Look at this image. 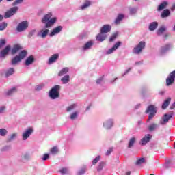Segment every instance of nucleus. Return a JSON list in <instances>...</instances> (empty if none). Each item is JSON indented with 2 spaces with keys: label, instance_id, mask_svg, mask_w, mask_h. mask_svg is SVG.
<instances>
[{
  "label": "nucleus",
  "instance_id": "obj_18",
  "mask_svg": "<svg viewBox=\"0 0 175 175\" xmlns=\"http://www.w3.org/2000/svg\"><path fill=\"white\" fill-rule=\"evenodd\" d=\"M110 31H111V25L107 24V25H104L100 30V32L103 33H109V32H110Z\"/></svg>",
  "mask_w": 175,
  "mask_h": 175
},
{
  "label": "nucleus",
  "instance_id": "obj_1",
  "mask_svg": "<svg viewBox=\"0 0 175 175\" xmlns=\"http://www.w3.org/2000/svg\"><path fill=\"white\" fill-rule=\"evenodd\" d=\"M41 23L44 24V28H51L53 24L57 23V18L55 17L53 18V13L49 12L42 16Z\"/></svg>",
  "mask_w": 175,
  "mask_h": 175
},
{
  "label": "nucleus",
  "instance_id": "obj_34",
  "mask_svg": "<svg viewBox=\"0 0 175 175\" xmlns=\"http://www.w3.org/2000/svg\"><path fill=\"white\" fill-rule=\"evenodd\" d=\"M79 111H75L70 115V118L72 120H76L79 117Z\"/></svg>",
  "mask_w": 175,
  "mask_h": 175
},
{
  "label": "nucleus",
  "instance_id": "obj_25",
  "mask_svg": "<svg viewBox=\"0 0 175 175\" xmlns=\"http://www.w3.org/2000/svg\"><path fill=\"white\" fill-rule=\"evenodd\" d=\"M33 61H35V58H33V56L31 55L25 60V65H26V66H29V65L33 64Z\"/></svg>",
  "mask_w": 175,
  "mask_h": 175
},
{
  "label": "nucleus",
  "instance_id": "obj_54",
  "mask_svg": "<svg viewBox=\"0 0 175 175\" xmlns=\"http://www.w3.org/2000/svg\"><path fill=\"white\" fill-rule=\"evenodd\" d=\"M16 137H17V133L12 134L10 137V141H12L14 139H16Z\"/></svg>",
  "mask_w": 175,
  "mask_h": 175
},
{
  "label": "nucleus",
  "instance_id": "obj_44",
  "mask_svg": "<svg viewBox=\"0 0 175 175\" xmlns=\"http://www.w3.org/2000/svg\"><path fill=\"white\" fill-rule=\"evenodd\" d=\"M105 83V78L103 77H100L96 81V84H103Z\"/></svg>",
  "mask_w": 175,
  "mask_h": 175
},
{
  "label": "nucleus",
  "instance_id": "obj_21",
  "mask_svg": "<svg viewBox=\"0 0 175 175\" xmlns=\"http://www.w3.org/2000/svg\"><path fill=\"white\" fill-rule=\"evenodd\" d=\"M151 135L147 134L141 139V146H146V143H149L151 140Z\"/></svg>",
  "mask_w": 175,
  "mask_h": 175
},
{
  "label": "nucleus",
  "instance_id": "obj_10",
  "mask_svg": "<svg viewBox=\"0 0 175 175\" xmlns=\"http://www.w3.org/2000/svg\"><path fill=\"white\" fill-rule=\"evenodd\" d=\"M49 98H51V99H57V98H59V89L52 88L49 91Z\"/></svg>",
  "mask_w": 175,
  "mask_h": 175
},
{
  "label": "nucleus",
  "instance_id": "obj_51",
  "mask_svg": "<svg viewBox=\"0 0 175 175\" xmlns=\"http://www.w3.org/2000/svg\"><path fill=\"white\" fill-rule=\"evenodd\" d=\"M100 159V156H97L92 161V165H96Z\"/></svg>",
  "mask_w": 175,
  "mask_h": 175
},
{
  "label": "nucleus",
  "instance_id": "obj_7",
  "mask_svg": "<svg viewBox=\"0 0 175 175\" xmlns=\"http://www.w3.org/2000/svg\"><path fill=\"white\" fill-rule=\"evenodd\" d=\"M28 21H23L18 23L16 30L18 32H24V31L27 30L28 29Z\"/></svg>",
  "mask_w": 175,
  "mask_h": 175
},
{
  "label": "nucleus",
  "instance_id": "obj_57",
  "mask_svg": "<svg viewBox=\"0 0 175 175\" xmlns=\"http://www.w3.org/2000/svg\"><path fill=\"white\" fill-rule=\"evenodd\" d=\"M139 65H143V61L135 62V66H139Z\"/></svg>",
  "mask_w": 175,
  "mask_h": 175
},
{
  "label": "nucleus",
  "instance_id": "obj_39",
  "mask_svg": "<svg viewBox=\"0 0 175 175\" xmlns=\"http://www.w3.org/2000/svg\"><path fill=\"white\" fill-rule=\"evenodd\" d=\"M14 68H9L6 72H5V77H9L10 76H12V75H14Z\"/></svg>",
  "mask_w": 175,
  "mask_h": 175
},
{
  "label": "nucleus",
  "instance_id": "obj_19",
  "mask_svg": "<svg viewBox=\"0 0 175 175\" xmlns=\"http://www.w3.org/2000/svg\"><path fill=\"white\" fill-rule=\"evenodd\" d=\"M94 46V41L90 40L87 42L83 46L82 49L83 51H87V50H91L92 47Z\"/></svg>",
  "mask_w": 175,
  "mask_h": 175
},
{
  "label": "nucleus",
  "instance_id": "obj_53",
  "mask_svg": "<svg viewBox=\"0 0 175 175\" xmlns=\"http://www.w3.org/2000/svg\"><path fill=\"white\" fill-rule=\"evenodd\" d=\"M84 173H85V167H83V168L81 169L78 172V174H79V175H83V174H84Z\"/></svg>",
  "mask_w": 175,
  "mask_h": 175
},
{
  "label": "nucleus",
  "instance_id": "obj_40",
  "mask_svg": "<svg viewBox=\"0 0 175 175\" xmlns=\"http://www.w3.org/2000/svg\"><path fill=\"white\" fill-rule=\"evenodd\" d=\"M15 92H17L16 88L10 89L7 92H5V95L10 96V95H13Z\"/></svg>",
  "mask_w": 175,
  "mask_h": 175
},
{
  "label": "nucleus",
  "instance_id": "obj_43",
  "mask_svg": "<svg viewBox=\"0 0 175 175\" xmlns=\"http://www.w3.org/2000/svg\"><path fill=\"white\" fill-rule=\"evenodd\" d=\"M117 36H118V32H116L109 38V42H114L116 39H117Z\"/></svg>",
  "mask_w": 175,
  "mask_h": 175
},
{
  "label": "nucleus",
  "instance_id": "obj_55",
  "mask_svg": "<svg viewBox=\"0 0 175 175\" xmlns=\"http://www.w3.org/2000/svg\"><path fill=\"white\" fill-rule=\"evenodd\" d=\"M113 152V148H109L106 152V155H110Z\"/></svg>",
  "mask_w": 175,
  "mask_h": 175
},
{
  "label": "nucleus",
  "instance_id": "obj_60",
  "mask_svg": "<svg viewBox=\"0 0 175 175\" xmlns=\"http://www.w3.org/2000/svg\"><path fill=\"white\" fill-rule=\"evenodd\" d=\"M9 148H10V146H5L2 148V151H8V150H9Z\"/></svg>",
  "mask_w": 175,
  "mask_h": 175
},
{
  "label": "nucleus",
  "instance_id": "obj_62",
  "mask_svg": "<svg viewBox=\"0 0 175 175\" xmlns=\"http://www.w3.org/2000/svg\"><path fill=\"white\" fill-rule=\"evenodd\" d=\"M3 18H4L3 15L0 14V22L2 21V20H3Z\"/></svg>",
  "mask_w": 175,
  "mask_h": 175
},
{
  "label": "nucleus",
  "instance_id": "obj_38",
  "mask_svg": "<svg viewBox=\"0 0 175 175\" xmlns=\"http://www.w3.org/2000/svg\"><path fill=\"white\" fill-rule=\"evenodd\" d=\"M166 31V27L165 26H161L158 30H157V35L159 36H161V35L163 34V32Z\"/></svg>",
  "mask_w": 175,
  "mask_h": 175
},
{
  "label": "nucleus",
  "instance_id": "obj_47",
  "mask_svg": "<svg viewBox=\"0 0 175 175\" xmlns=\"http://www.w3.org/2000/svg\"><path fill=\"white\" fill-rule=\"evenodd\" d=\"M61 174H68L69 173V170L68 168H62L59 170Z\"/></svg>",
  "mask_w": 175,
  "mask_h": 175
},
{
  "label": "nucleus",
  "instance_id": "obj_58",
  "mask_svg": "<svg viewBox=\"0 0 175 175\" xmlns=\"http://www.w3.org/2000/svg\"><path fill=\"white\" fill-rule=\"evenodd\" d=\"M44 87H45L44 83H40L36 86V88H44Z\"/></svg>",
  "mask_w": 175,
  "mask_h": 175
},
{
  "label": "nucleus",
  "instance_id": "obj_61",
  "mask_svg": "<svg viewBox=\"0 0 175 175\" xmlns=\"http://www.w3.org/2000/svg\"><path fill=\"white\" fill-rule=\"evenodd\" d=\"M159 95H165V91L159 92Z\"/></svg>",
  "mask_w": 175,
  "mask_h": 175
},
{
  "label": "nucleus",
  "instance_id": "obj_35",
  "mask_svg": "<svg viewBox=\"0 0 175 175\" xmlns=\"http://www.w3.org/2000/svg\"><path fill=\"white\" fill-rule=\"evenodd\" d=\"M129 10L131 16H135L137 13V8L130 7L129 8Z\"/></svg>",
  "mask_w": 175,
  "mask_h": 175
},
{
  "label": "nucleus",
  "instance_id": "obj_8",
  "mask_svg": "<svg viewBox=\"0 0 175 175\" xmlns=\"http://www.w3.org/2000/svg\"><path fill=\"white\" fill-rule=\"evenodd\" d=\"M120 46H121V42L118 41L111 49H109L105 51V55H110V54H113L114 51L118 49Z\"/></svg>",
  "mask_w": 175,
  "mask_h": 175
},
{
  "label": "nucleus",
  "instance_id": "obj_11",
  "mask_svg": "<svg viewBox=\"0 0 175 175\" xmlns=\"http://www.w3.org/2000/svg\"><path fill=\"white\" fill-rule=\"evenodd\" d=\"M92 0H84L83 4L79 7L80 10H87L88 8L92 6Z\"/></svg>",
  "mask_w": 175,
  "mask_h": 175
},
{
  "label": "nucleus",
  "instance_id": "obj_49",
  "mask_svg": "<svg viewBox=\"0 0 175 175\" xmlns=\"http://www.w3.org/2000/svg\"><path fill=\"white\" fill-rule=\"evenodd\" d=\"M104 166H105V163L100 162L97 167L98 172H100V170L103 169Z\"/></svg>",
  "mask_w": 175,
  "mask_h": 175
},
{
  "label": "nucleus",
  "instance_id": "obj_64",
  "mask_svg": "<svg viewBox=\"0 0 175 175\" xmlns=\"http://www.w3.org/2000/svg\"><path fill=\"white\" fill-rule=\"evenodd\" d=\"M165 167H166V169H168V167H169V163H167L165 165Z\"/></svg>",
  "mask_w": 175,
  "mask_h": 175
},
{
  "label": "nucleus",
  "instance_id": "obj_63",
  "mask_svg": "<svg viewBox=\"0 0 175 175\" xmlns=\"http://www.w3.org/2000/svg\"><path fill=\"white\" fill-rule=\"evenodd\" d=\"M79 38L80 39H83L84 36H83V34H81V35L79 36Z\"/></svg>",
  "mask_w": 175,
  "mask_h": 175
},
{
  "label": "nucleus",
  "instance_id": "obj_56",
  "mask_svg": "<svg viewBox=\"0 0 175 175\" xmlns=\"http://www.w3.org/2000/svg\"><path fill=\"white\" fill-rule=\"evenodd\" d=\"M49 154H44L43 157H42V161H47V159H49Z\"/></svg>",
  "mask_w": 175,
  "mask_h": 175
},
{
  "label": "nucleus",
  "instance_id": "obj_29",
  "mask_svg": "<svg viewBox=\"0 0 175 175\" xmlns=\"http://www.w3.org/2000/svg\"><path fill=\"white\" fill-rule=\"evenodd\" d=\"M136 143V137H133L129 139L128 144V148H132L134 144Z\"/></svg>",
  "mask_w": 175,
  "mask_h": 175
},
{
  "label": "nucleus",
  "instance_id": "obj_9",
  "mask_svg": "<svg viewBox=\"0 0 175 175\" xmlns=\"http://www.w3.org/2000/svg\"><path fill=\"white\" fill-rule=\"evenodd\" d=\"M175 79V70L171 72L168 77L166 79V85L167 87H169L170 85H172L174 83Z\"/></svg>",
  "mask_w": 175,
  "mask_h": 175
},
{
  "label": "nucleus",
  "instance_id": "obj_59",
  "mask_svg": "<svg viewBox=\"0 0 175 175\" xmlns=\"http://www.w3.org/2000/svg\"><path fill=\"white\" fill-rule=\"evenodd\" d=\"M6 109V107H0V114L1 113H3V111H5V109Z\"/></svg>",
  "mask_w": 175,
  "mask_h": 175
},
{
  "label": "nucleus",
  "instance_id": "obj_22",
  "mask_svg": "<svg viewBox=\"0 0 175 175\" xmlns=\"http://www.w3.org/2000/svg\"><path fill=\"white\" fill-rule=\"evenodd\" d=\"M10 45H8L3 50H2L0 53L1 58H3V57L8 55V54H9V51H10Z\"/></svg>",
  "mask_w": 175,
  "mask_h": 175
},
{
  "label": "nucleus",
  "instance_id": "obj_37",
  "mask_svg": "<svg viewBox=\"0 0 175 175\" xmlns=\"http://www.w3.org/2000/svg\"><path fill=\"white\" fill-rule=\"evenodd\" d=\"M170 16V11L169 10H164L161 14L162 18L169 17Z\"/></svg>",
  "mask_w": 175,
  "mask_h": 175
},
{
  "label": "nucleus",
  "instance_id": "obj_20",
  "mask_svg": "<svg viewBox=\"0 0 175 175\" xmlns=\"http://www.w3.org/2000/svg\"><path fill=\"white\" fill-rule=\"evenodd\" d=\"M106 38H107V35L105 33H102L100 31V33L96 36V39L97 42H104L106 40Z\"/></svg>",
  "mask_w": 175,
  "mask_h": 175
},
{
  "label": "nucleus",
  "instance_id": "obj_50",
  "mask_svg": "<svg viewBox=\"0 0 175 175\" xmlns=\"http://www.w3.org/2000/svg\"><path fill=\"white\" fill-rule=\"evenodd\" d=\"M51 152L55 155V154H57V152H58V148L54 146L51 149Z\"/></svg>",
  "mask_w": 175,
  "mask_h": 175
},
{
  "label": "nucleus",
  "instance_id": "obj_52",
  "mask_svg": "<svg viewBox=\"0 0 175 175\" xmlns=\"http://www.w3.org/2000/svg\"><path fill=\"white\" fill-rule=\"evenodd\" d=\"M6 44V40L5 39H1L0 40V49H2L3 46Z\"/></svg>",
  "mask_w": 175,
  "mask_h": 175
},
{
  "label": "nucleus",
  "instance_id": "obj_15",
  "mask_svg": "<svg viewBox=\"0 0 175 175\" xmlns=\"http://www.w3.org/2000/svg\"><path fill=\"white\" fill-rule=\"evenodd\" d=\"M113 124L114 122L113 121V119H108L103 122V128L107 130L111 129V128H113Z\"/></svg>",
  "mask_w": 175,
  "mask_h": 175
},
{
  "label": "nucleus",
  "instance_id": "obj_17",
  "mask_svg": "<svg viewBox=\"0 0 175 175\" xmlns=\"http://www.w3.org/2000/svg\"><path fill=\"white\" fill-rule=\"evenodd\" d=\"M22 49L23 46H21V45H20L19 44H16L11 49V53L12 54V55H14V54H17V53H18V51Z\"/></svg>",
  "mask_w": 175,
  "mask_h": 175
},
{
  "label": "nucleus",
  "instance_id": "obj_6",
  "mask_svg": "<svg viewBox=\"0 0 175 175\" xmlns=\"http://www.w3.org/2000/svg\"><path fill=\"white\" fill-rule=\"evenodd\" d=\"M172 47L173 45H172V44H167L165 45L162 46L159 51V55H165L166 53L172 50Z\"/></svg>",
  "mask_w": 175,
  "mask_h": 175
},
{
  "label": "nucleus",
  "instance_id": "obj_24",
  "mask_svg": "<svg viewBox=\"0 0 175 175\" xmlns=\"http://www.w3.org/2000/svg\"><path fill=\"white\" fill-rule=\"evenodd\" d=\"M58 58H59V55L58 53L53 55L49 59V64H54V62H55Z\"/></svg>",
  "mask_w": 175,
  "mask_h": 175
},
{
  "label": "nucleus",
  "instance_id": "obj_48",
  "mask_svg": "<svg viewBox=\"0 0 175 175\" xmlns=\"http://www.w3.org/2000/svg\"><path fill=\"white\" fill-rule=\"evenodd\" d=\"M131 70H132V67H130V68H127L126 70H125L124 73L122 74V77L126 76V75H128V73H129V72H131Z\"/></svg>",
  "mask_w": 175,
  "mask_h": 175
},
{
  "label": "nucleus",
  "instance_id": "obj_46",
  "mask_svg": "<svg viewBox=\"0 0 175 175\" xmlns=\"http://www.w3.org/2000/svg\"><path fill=\"white\" fill-rule=\"evenodd\" d=\"M146 163V159L142 157L137 161L136 165H142V163Z\"/></svg>",
  "mask_w": 175,
  "mask_h": 175
},
{
  "label": "nucleus",
  "instance_id": "obj_28",
  "mask_svg": "<svg viewBox=\"0 0 175 175\" xmlns=\"http://www.w3.org/2000/svg\"><path fill=\"white\" fill-rule=\"evenodd\" d=\"M158 28V23L152 22L149 25V31H155Z\"/></svg>",
  "mask_w": 175,
  "mask_h": 175
},
{
  "label": "nucleus",
  "instance_id": "obj_16",
  "mask_svg": "<svg viewBox=\"0 0 175 175\" xmlns=\"http://www.w3.org/2000/svg\"><path fill=\"white\" fill-rule=\"evenodd\" d=\"M64 27L62 26H57L55 27L50 33L49 36L53 37L55 36V35H58V33H60L62 31Z\"/></svg>",
  "mask_w": 175,
  "mask_h": 175
},
{
  "label": "nucleus",
  "instance_id": "obj_41",
  "mask_svg": "<svg viewBox=\"0 0 175 175\" xmlns=\"http://www.w3.org/2000/svg\"><path fill=\"white\" fill-rule=\"evenodd\" d=\"M8 27V23L6 22H3L0 24V31H5Z\"/></svg>",
  "mask_w": 175,
  "mask_h": 175
},
{
  "label": "nucleus",
  "instance_id": "obj_33",
  "mask_svg": "<svg viewBox=\"0 0 175 175\" xmlns=\"http://www.w3.org/2000/svg\"><path fill=\"white\" fill-rule=\"evenodd\" d=\"M124 16L122 14H120L118 15L117 18L115 20V24H120L122 20L124 18Z\"/></svg>",
  "mask_w": 175,
  "mask_h": 175
},
{
  "label": "nucleus",
  "instance_id": "obj_31",
  "mask_svg": "<svg viewBox=\"0 0 175 175\" xmlns=\"http://www.w3.org/2000/svg\"><path fill=\"white\" fill-rule=\"evenodd\" d=\"M68 72H69V68H68V67L63 68L59 71L58 76H65V75H66V73H68Z\"/></svg>",
  "mask_w": 175,
  "mask_h": 175
},
{
  "label": "nucleus",
  "instance_id": "obj_5",
  "mask_svg": "<svg viewBox=\"0 0 175 175\" xmlns=\"http://www.w3.org/2000/svg\"><path fill=\"white\" fill-rule=\"evenodd\" d=\"M18 12V7H13L10 8L7 12L4 13V18H10L12 16H14Z\"/></svg>",
  "mask_w": 175,
  "mask_h": 175
},
{
  "label": "nucleus",
  "instance_id": "obj_36",
  "mask_svg": "<svg viewBox=\"0 0 175 175\" xmlns=\"http://www.w3.org/2000/svg\"><path fill=\"white\" fill-rule=\"evenodd\" d=\"M166 6H167V2L163 1L162 3H161L159 5L157 10L159 12H161V11L163 10V9H165V8H166Z\"/></svg>",
  "mask_w": 175,
  "mask_h": 175
},
{
  "label": "nucleus",
  "instance_id": "obj_4",
  "mask_svg": "<svg viewBox=\"0 0 175 175\" xmlns=\"http://www.w3.org/2000/svg\"><path fill=\"white\" fill-rule=\"evenodd\" d=\"M146 47V42L141 41L139 42V44L134 47L133 49V53L134 54H140L144 50V48Z\"/></svg>",
  "mask_w": 175,
  "mask_h": 175
},
{
  "label": "nucleus",
  "instance_id": "obj_30",
  "mask_svg": "<svg viewBox=\"0 0 175 175\" xmlns=\"http://www.w3.org/2000/svg\"><path fill=\"white\" fill-rule=\"evenodd\" d=\"M158 128V124L155 123H152L148 126V131H150V132H152L155 131Z\"/></svg>",
  "mask_w": 175,
  "mask_h": 175
},
{
  "label": "nucleus",
  "instance_id": "obj_14",
  "mask_svg": "<svg viewBox=\"0 0 175 175\" xmlns=\"http://www.w3.org/2000/svg\"><path fill=\"white\" fill-rule=\"evenodd\" d=\"M32 133H33V129L31 128L26 129L22 134L23 140H27Z\"/></svg>",
  "mask_w": 175,
  "mask_h": 175
},
{
  "label": "nucleus",
  "instance_id": "obj_45",
  "mask_svg": "<svg viewBox=\"0 0 175 175\" xmlns=\"http://www.w3.org/2000/svg\"><path fill=\"white\" fill-rule=\"evenodd\" d=\"M24 2V0H15L14 2L12 3V6H17V5H21Z\"/></svg>",
  "mask_w": 175,
  "mask_h": 175
},
{
  "label": "nucleus",
  "instance_id": "obj_2",
  "mask_svg": "<svg viewBox=\"0 0 175 175\" xmlns=\"http://www.w3.org/2000/svg\"><path fill=\"white\" fill-rule=\"evenodd\" d=\"M27 52L25 50H23L19 52L18 55H16L11 59V64L14 66L16 65H18L20 62H21L22 59H24L25 57H27Z\"/></svg>",
  "mask_w": 175,
  "mask_h": 175
},
{
  "label": "nucleus",
  "instance_id": "obj_12",
  "mask_svg": "<svg viewBox=\"0 0 175 175\" xmlns=\"http://www.w3.org/2000/svg\"><path fill=\"white\" fill-rule=\"evenodd\" d=\"M49 32H50V30L44 27V29H42L40 31H38V33H37V36H38V38H42V39H46V38H47V36L49 35Z\"/></svg>",
  "mask_w": 175,
  "mask_h": 175
},
{
  "label": "nucleus",
  "instance_id": "obj_13",
  "mask_svg": "<svg viewBox=\"0 0 175 175\" xmlns=\"http://www.w3.org/2000/svg\"><path fill=\"white\" fill-rule=\"evenodd\" d=\"M173 117V113H166L165 114L160 121V124L161 125H165V124H167L169 122V120Z\"/></svg>",
  "mask_w": 175,
  "mask_h": 175
},
{
  "label": "nucleus",
  "instance_id": "obj_23",
  "mask_svg": "<svg viewBox=\"0 0 175 175\" xmlns=\"http://www.w3.org/2000/svg\"><path fill=\"white\" fill-rule=\"evenodd\" d=\"M76 109H77V104L74 103L70 105V106H68L66 108V111H67V113H72V111H75Z\"/></svg>",
  "mask_w": 175,
  "mask_h": 175
},
{
  "label": "nucleus",
  "instance_id": "obj_26",
  "mask_svg": "<svg viewBox=\"0 0 175 175\" xmlns=\"http://www.w3.org/2000/svg\"><path fill=\"white\" fill-rule=\"evenodd\" d=\"M31 159V156L28 153H24L21 157V162H27V161H29Z\"/></svg>",
  "mask_w": 175,
  "mask_h": 175
},
{
  "label": "nucleus",
  "instance_id": "obj_42",
  "mask_svg": "<svg viewBox=\"0 0 175 175\" xmlns=\"http://www.w3.org/2000/svg\"><path fill=\"white\" fill-rule=\"evenodd\" d=\"M8 135V130L6 129H0V136L5 137Z\"/></svg>",
  "mask_w": 175,
  "mask_h": 175
},
{
  "label": "nucleus",
  "instance_id": "obj_27",
  "mask_svg": "<svg viewBox=\"0 0 175 175\" xmlns=\"http://www.w3.org/2000/svg\"><path fill=\"white\" fill-rule=\"evenodd\" d=\"M170 102H172V98L170 97H168L165 99V100L163 102L162 105V109L163 110H165V109L170 105Z\"/></svg>",
  "mask_w": 175,
  "mask_h": 175
},
{
  "label": "nucleus",
  "instance_id": "obj_3",
  "mask_svg": "<svg viewBox=\"0 0 175 175\" xmlns=\"http://www.w3.org/2000/svg\"><path fill=\"white\" fill-rule=\"evenodd\" d=\"M146 113H149L148 121H150V120H152L155 114H157V108H155L154 105H150L148 107Z\"/></svg>",
  "mask_w": 175,
  "mask_h": 175
},
{
  "label": "nucleus",
  "instance_id": "obj_32",
  "mask_svg": "<svg viewBox=\"0 0 175 175\" xmlns=\"http://www.w3.org/2000/svg\"><path fill=\"white\" fill-rule=\"evenodd\" d=\"M70 77L68 75H64L61 81L63 84H68V82L70 81Z\"/></svg>",
  "mask_w": 175,
  "mask_h": 175
}]
</instances>
